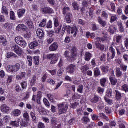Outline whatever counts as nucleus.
<instances>
[{"mask_svg": "<svg viewBox=\"0 0 128 128\" xmlns=\"http://www.w3.org/2000/svg\"><path fill=\"white\" fill-rule=\"evenodd\" d=\"M64 56L68 58L70 62H74L78 58V50L76 48L73 47L71 50V56L70 57V52H66L64 54Z\"/></svg>", "mask_w": 128, "mask_h": 128, "instance_id": "1", "label": "nucleus"}, {"mask_svg": "<svg viewBox=\"0 0 128 128\" xmlns=\"http://www.w3.org/2000/svg\"><path fill=\"white\" fill-rule=\"evenodd\" d=\"M58 116H61V114H64L68 112V105L66 103L58 104Z\"/></svg>", "mask_w": 128, "mask_h": 128, "instance_id": "2", "label": "nucleus"}, {"mask_svg": "<svg viewBox=\"0 0 128 128\" xmlns=\"http://www.w3.org/2000/svg\"><path fill=\"white\" fill-rule=\"evenodd\" d=\"M109 51L111 52L112 54L110 55V53L107 54L108 62H110L111 60H114V58L116 57V50L114 48V43L112 44V45L109 48Z\"/></svg>", "mask_w": 128, "mask_h": 128, "instance_id": "3", "label": "nucleus"}, {"mask_svg": "<svg viewBox=\"0 0 128 128\" xmlns=\"http://www.w3.org/2000/svg\"><path fill=\"white\" fill-rule=\"evenodd\" d=\"M54 30L56 34H60V30H62V26H60V22L58 18L55 17L54 18Z\"/></svg>", "mask_w": 128, "mask_h": 128, "instance_id": "4", "label": "nucleus"}, {"mask_svg": "<svg viewBox=\"0 0 128 128\" xmlns=\"http://www.w3.org/2000/svg\"><path fill=\"white\" fill-rule=\"evenodd\" d=\"M16 42L17 44H18L22 48H26V42L24 40V38H22L18 36L15 38Z\"/></svg>", "mask_w": 128, "mask_h": 128, "instance_id": "5", "label": "nucleus"}, {"mask_svg": "<svg viewBox=\"0 0 128 128\" xmlns=\"http://www.w3.org/2000/svg\"><path fill=\"white\" fill-rule=\"evenodd\" d=\"M8 68L10 72H18L20 70V64H16L15 66H8Z\"/></svg>", "mask_w": 128, "mask_h": 128, "instance_id": "6", "label": "nucleus"}, {"mask_svg": "<svg viewBox=\"0 0 128 128\" xmlns=\"http://www.w3.org/2000/svg\"><path fill=\"white\" fill-rule=\"evenodd\" d=\"M48 60H51V64H54L58 62V58L56 57V55L55 54H48L46 56Z\"/></svg>", "mask_w": 128, "mask_h": 128, "instance_id": "7", "label": "nucleus"}, {"mask_svg": "<svg viewBox=\"0 0 128 128\" xmlns=\"http://www.w3.org/2000/svg\"><path fill=\"white\" fill-rule=\"evenodd\" d=\"M76 65L71 64L68 66L66 70L68 74H74V72H76Z\"/></svg>", "mask_w": 128, "mask_h": 128, "instance_id": "8", "label": "nucleus"}, {"mask_svg": "<svg viewBox=\"0 0 128 128\" xmlns=\"http://www.w3.org/2000/svg\"><path fill=\"white\" fill-rule=\"evenodd\" d=\"M28 30V27L24 24H20L16 28V30L17 32H26Z\"/></svg>", "mask_w": 128, "mask_h": 128, "instance_id": "9", "label": "nucleus"}, {"mask_svg": "<svg viewBox=\"0 0 128 128\" xmlns=\"http://www.w3.org/2000/svg\"><path fill=\"white\" fill-rule=\"evenodd\" d=\"M41 12H43V14H54V10L50 7H46L41 10Z\"/></svg>", "mask_w": 128, "mask_h": 128, "instance_id": "10", "label": "nucleus"}, {"mask_svg": "<svg viewBox=\"0 0 128 128\" xmlns=\"http://www.w3.org/2000/svg\"><path fill=\"white\" fill-rule=\"evenodd\" d=\"M1 110L2 112L8 113L10 112L11 109L6 104H3L1 106Z\"/></svg>", "mask_w": 128, "mask_h": 128, "instance_id": "11", "label": "nucleus"}, {"mask_svg": "<svg viewBox=\"0 0 128 128\" xmlns=\"http://www.w3.org/2000/svg\"><path fill=\"white\" fill-rule=\"evenodd\" d=\"M118 56H120L122 54H124L126 52V49L124 48L122 45H120L119 46L116 47Z\"/></svg>", "mask_w": 128, "mask_h": 128, "instance_id": "12", "label": "nucleus"}, {"mask_svg": "<svg viewBox=\"0 0 128 128\" xmlns=\"http://www.w3.org/2000/svg\"><path fill=\"white\" fill-rule=\"evenodd\" d=\"M58 42H54L52 44L50 47V52H56V50H58Z\"/></svg>", "mask_w": 128, "mask_h": 128, "instance_id": "13", "label": "nucleus"}, {"mask_svg": "<svg viewBox=\"0 0 128 128\" xmlns=\"http://www.w3.org/2000/svg\"><path fill=\"white\" fill-rule=\"evenodd\" d=\"M65 20L67 24H72V14H67L66 16Z\"/></svg>", "mask_w": 128, "mask_h": 128, "instance_id": "14", "label": "nucleus"}, {"mask_svg": "<svg viewBox=\"0 0 128 128\" xmlns=\"http://www.w3.org/2000/svg\"><path fill=\"white\" fill-rule=\"evenodd\" d=\"M100 70L104 74H108L110 70V67L106 66H100Z\"/></svg>", "mask_w": 128, "mask_h": 128, "instance_id": "15", "label": "nucleus"}, {"mask_svg": "<svg viewBox=\"0 0 128 128\" xmlns=\"http://www.w3.org/2000/svg\"><path fill=\"white\" fill-rule=\"evenodd\" d=\"M36 34L39 38H42L44 36V32L41 29H38L36 31Z\"/></svg>", "mask_w": 128, "mask_h": 128, "instance_id": "16", "label": "nucleus"}, {"mask_svg": "<svg viewBox=\"0 0 128 128\" xmlns=\"http://www.w3.org/2000/svg\"><path fill=\"white\" fill-rule=\"evenodd\" d=\"M26 24H27L30 30H34V23L32 22L30 20L28 19L26 20Z\"/></svg>", "mask_w": 128, "mask_h": 128, "instance_id": "17", "label": "nucleus"}, {"mask_svg": "<svg viewBox=\"0 0 128 128\" xmlns=\"http://www.w3.org/2000/svg\"><path fill=\"white\" fill-rule=\"evenodd\" d=\"M25 14H26V9H21V10H19L18 11V18H22V16H24Z\"/></svg>", "mask_w": 128, "mask_h": 128, "instance_id": "18", "label": "nucleus"}, {"mask_svg": "<svg viewBox=\"0 0 128 128\" xmlns=\"http://www.w3.org/2000/svg\"><path fill=\"white\" fill-rule=\"evenodd\" d=\"M110 82L112 86H116L118 84V80L114 78V76H112L110 78Z\"/></svg>", "mask_w": 128, "mask_h": 128, "instance_id": "19", "label": "nucleus"}, {"mask_svg": "<svg viewBox=\"0 0 128 128\" xmlns=\"http://www.w3.org/2000/svg\"><path fill=\"white\" fill-rule=\"evenodd\" d=\"M78 32V28H76V27L72 28L71 30V34H74V38H76V36Z\"/></svg>", "mask_w": 128, "mask_h": 128, "instance_id": "20", "label": "nucleus"}, {"mask_svg": "<svg viewBox=\"0 0 128 128\" xmlns=\"http://www.w3.org/2000/svg\"><path fill=\"white\" fill-rule=\"evenodd\" d=\"M108 30L109 32L112 34H114L116 32V26L110 25L109 26Z\"/></svg>", "mask_w": 128, "mask_h": 128, "instance_id": "21", "label": "nucleus"}, {"mask_svg": "<svg viewBox=\"0 0 128 128\" xmlns=\"http://www.w3.org/2000/svg\"><path fill=\"white\" fill-rule=\"evenodd\" d=\"M38 42L34 41V42H31L30 44L29 47L31 50H34L36 46H38Z\"/></svg>", "mask_w": 128, "mask_h": 128, "instance_id": "22", "label": "nucleus"}, {"mask_svg": "<svg viewBox=\"0 0 128 128\" xmlns=\"http://www.w3.org/2000/svg\"><path fill=\"white\" fill-rule=\"evenodd\" d=\"M10 126H14L16 128H18V126H20V120L12 121L10 122Z\"/></svg>", "mask_w": 128, "mask_h": 128, "instance_id": "23", "label": "nucleus"}, {"mask_svg": "<svg viewBox=\"0 0 128 128\" xmlns=\"http://www.w3.org/2000/svg\"><path fill=\"white\" fill-rule=\"evenodd\" d=\"M116 76L117 78H122V72L120 70V68H118L116 69Z\"/></svg>", "mask_w": 128, "mask_h": 128, "instance_id": "24", "label": "nucleus"}, {"mask_svg": "<svg viewBox=\"0 0 128 128\" xmlns=\"http://www.w3.org/2000/svg\"><path fill=\"white\" fill-rule=\"evenodd\" d=\"M98 22L99 24L102 26H104V28H106V22L104 20H102V18L100 17L98 18Z\"/></svg>", "mask_w": 128, "mask_h": 128, "instance_id": "25", "label": "nucleus"}, {"mask_svg": "<svg viewBox=\"0 0 128 128\" xmlns=\"http://www.w3.org/2000/svg\"><path fill=\"white\" fill-rule=\"evenodd\" d=\"M14 58L18 59V57L16 54L13 52H9L7 54V58Z\"/></svg>", "mask_w": 128, "mask_h": 128, "instance_id": "26", "label": "nucleus"}, {"mask_svg": "<svg viewBox=\"0 0 128 128\" xmlns=\"http://www.w3.org/2000/svg\"><path fill=\"white\" fill-rule=\"evenodd\" d=\"M117 26H119L120 32H124V26H122V21H118L117 22Z\"/></svg>", "mask_w": 128, "mask_h": 128, "instance_id": "27", "label": "nucleus"}, {"mask_svg": "<svg viewBox=\"0 0 128 128\" xmlns=\"http://www.w3.org/2000/svg\"><path fill=\"white\" fill-rule=\"evenodd\" d=\"M92 54L88 52H86L85 54V60H86V62H90L92 58Z\"/></svg>", "mask_w": 128, "mask_h": 128, "instance_id": "28", "label": "nucleus"}, {"mask_svg": "<svg viewBox=\"0 0 128 128\" xmlns=\"http://www.w3.org/2000/svg\"><path fill=\"white\" fill-rule=\"evenodd\" d=\"M94 76H95L96 78L100 76V68H96L94 69Z\"/></svg>", "mask_w": 128, "mask_h": 128, "instance_id": "29", "label": "nucleus"}, {"mask_svg": "<svg viewBox=\"0 0 128 128\" xmlns=\"http://www.w3.org/2000/svg\"><path fill=\"white\" fill-rule=\"evenodd\" d=\"M72 4L74 8V10H80V8L78 4V2H73L72 3Z\"/></svg>", "mask_w": 128, "mask_h": 128, "instance_id": "30", "label": "nucleus"}, {"mask_svg": "<svg viewBox=\"0 0 128 128\" xmlns=\"http://www.w3.org/2000/svg\"><path fill=\"white\" fill-rule=\"evenodd\" d=\"M88 70H90V68H88V65H85L84 66H82L80 68L82 74H86V72Z\"/></svg>", "mask_w": 128, "mask_h": 128, "instance_id": "31", "label": "nucleus"}, {"mask_svg": "<svg viewBox=\"0 0 128 128\" xmlns=\"http://www.w3.org/2000/svg\"><path fill=\"white\" fill-rule=\"evenodd\" d=\"M36 76H34L30 82V84L31 86H36Z\"/></svg>", "mask_w": 128, "mask_h": 128, "instance_id": "32", "label": "nucleus"}, {"mask_svg": "<svg viewBox=\"0 0 128 128\" xmlns=\"http://www.w3.org/2000/svg\"><path fill=\"white\" fill-rule=\"evenodd\" d=\"M0 44H3V46H6L8 44V41L4 38L1 36L0 37Z\"/></svg>", "mask_w": 128, "mask_h": 128, "instance_id": "33", "label": "nucleus"}, {"mask_svg": "<svg viewBox=\"0 0 128 128\" xmlns=\"http://www.w3.org/2000/svg\"><path fill=\"white\" fill-rule=\"evenodd\" d=\"M122 40V36L120 35H116V41L117 44H120Z\"/></svg>", "mask_w": 128, "mask_h": 128, "instance_id": "34", "label": "nucleus"}, {"mask_svg": "<svg viewBox=\"0 0 128 128\" xmlns=\"http://www.w3.org/2000/svg\"><path fill=\"white\" fill-rule=\"evenodd\" d=\"M105 96L106 98H112V89H108Z\"/></svg>", "mask_w": 128, "mask_h": 128, "instance_id": "35", "label": "nucleus"}, {"mask_svg": "<svg viewBox=\"0 0 128 128\" xmlns=\"http://www.w3.org/2000/svg\"><path fill=\"white\" fill-rule=\"evenodd\" d=\"M63 28H64V30H66L68 32V34H70V30H72V27H70V26H66V25H64L63 26Z\"/></svg>", "mask_w": 128, "mask_h": 128, "instance_id": "36", "label": "nucleus"}, {"mask_svg": "<svg viewBox=\"0 0 128 128\" xmlns=\"http://www.w3.org/2000/svg\"><path fill=\"white\" fill-rule=\"evenodd\" d=\"M100 84L102 88H104L106 86V78H103L100 80Z\"/></svg>", "mask_w": 128, "mask_h": 128, "instance_id": "37", "label": "nucleus"}, {"mask_svg": "<svg viewBox=\"0 0 128 128\" xmlns=\"http://www.w3.org/2000/svg\"><path fill=\"white\" fill-rule=\"evenodd\" d=\"M70 8L68 7H64L63 8V14H71V13H69L70 11Z\"/></svg>", "mask_w": 128, "mask_h": 128, "instance_id": "38", "label": "nucleus"}, {"mask_svg": "<svg viewBox=\"0 0 128 128\" xmlns=\"http://www.w3.org/2000/svg\"><path fill=\"white\" fill-rule=\"evenodd\" d=\"M120 70H123L124 72H126V70H128V66L126 65H125L124 64H121L120 66Z\"/></svg>", "mask_w": 128, "mask_h": 128, "instance_id": "39", "label": "nucleus"}, {"mask_svg": "<svg viewBox=\"0 0 128 128\" xmlns=\"http://www.w3.org/2000/svg\"><path fill=\"white\" fill-rule=\"evenodd\" d=\"M15 52L16 54H18V56H22V48H20V46L18 47V48L15 51Z\"/></svg>", "mask_w": 128, "mask_h": 128, "instance_id": "40", "label": "nucleus"}, {"mask_svg": "<svg viewBox=\"0 0 128 128\" xmlns=\"http://www.w3.org/2000/svg\"><path fill=\"white\" fill-rule=\"evenodd\" d=\"M10 19L11 20H16V14H14V11L10 12Z\"/></svg>", "mask_w": 128, "mask_h": 128, "instance_id": "41", "label": "nucleus"}, {"mask_svg": "<svg viewBox=\"0 0 128 128\" xmlns=\"http://www.w3.org/2000/svg\"><path fill=\"white\" fill-rule=\"evenodd\" d=\"M24 120H26V122H30V115L28 114V112L24 113Z\"/></svg>", "mask_w": 128, "mask_h": 128, "instance_id": "42", "label": "nucleus"}, {"mask_svg": "<svg viewBox=\"0 0 128 128\" xmlns=\"http://www.w3.org/2000/svg\"><path fill=\"white\" fill-rule=\"evenodd\" d=\"M43 100L46 106L48 108H50V104L48 100L46 98H44Z\"/></svg>", "mask_w": 128, "mask_h": 128, "instance_id": "43", "label": "nucleus"}, {"mask_svg": "<svg viewBox=\"0 0 128 128\" xmlns=\"http://www.w3.org/2000/svg\"><path fill=\"white\" fill-rule=\"evenodd\" d=\"M14 116H18L22 114V112L19 110H15L13 112Z\"/></svg>", "mask_w": 128, "mask_h": 128, "instance_id": "44", "label": "nucleus"}, {"mask_svg": "<svg viewBox=\"0 0 128 128\" xmlns=\"http://www.w3.org/2000/svg\"><path fill=\"white\" fill-rule=\"evenodd\" d=\"M27 60H28L29 66H32V58L31 56H28Z\"/></svg>", "mask_w": 128, "mask_h": 128, "instance_id": "45", "label": "nucleus"}, {"mask_svg": "<svg viewBox=\"0 0 128 128\" xmlns=\"http://www.w3.org/2000/svg\"><path fill=\"white\" fill-rule=\"evenodd\" d=\"M18 46L16 45V44H12V50L16 52L18 48Z\"/></svg>", "mask_w": 128, "mask_h": 128, "instance_id": "46", "label": "nucleus"}, {"mask_svg": "<svg viewBox=\"0 0 128 128\" xmlns=\"http://www.w3.org/2000/svg\"><path fill=\"white\" fill-rule=\"evenodd\" d=\"M96 48L100 50H104V46L98 44H96Z\"/></svg>", "mask_w": 128, "mask_h": 128, "instance_id": "47", "label": "nucleus"}, {"mask_svg": "<svg viewBox=\"0 0 128 128\" xmlns=\"http://www.w3.org/2000/svg\"><path fill=\"white\" fill-rule=\"evenodd\" d=\"M34 62L36 66H38L40 64V57L36 56L34 58Z\"/></svg>", "mask_w": 128, "mask_h": 128, "instance_id": "48", "label": "nucleus"}, {"mask_svg": "<svg viewBox=\"0 0 128 128\" xmlns=\"http://www.w3.org/2000/svg\"><path fill=\"white\" fill-rule=\"evenodd\" d=\"M2 13L4 14L6 16H8V8H6V7L3 6L2 8Z\"/></svg>", "mask_w": 128, "mask_h": 128, "instance_id": "49", "label": "nucleus"}, {"mask_svg": "<svg viewBox=\"0 0 128 128\" xmlns=\"http://www.w3.org/2000/svg\"><path fill=\"white\" fill-rule=\"evenodd\" d=\"M100 118H104V120H106L107 122H108V120H110V119L108 118L104 114L100 113Z\"/></svg>", "mask_w": 128, "mask_h": 128, "instance_id": "50", "label": "nucleus"}, {"mask_svg": "<svg viewBox=\"0 0 128 128\" xmlns=\"http://www.w3.org/2000/svg\"><path fill=\"white\" fill-rule=\"evenodd\" d=\"M21 86L23 90H26L28 86V82L26 81H24L22 82Z\"/></svg>", "mask_w": 128, "mask_h": 128, "instance_id": "51", "label": "nucleus"}, {"mask_svg": "<svg viewBox=\"0 0 128 128\" xmlns=\"http://www.w3.org/2000/svg\"><path fill=\"white\" fill-rule=\"evenodd\" d=\"M47 98H48L49 100H50V102H54V96L52 94H47Z\"/></svg>", "mask_w": 128, "mask_h": 128, "instance_id": "52", "label": "nucleus"}, {"mask_svg": "<svg viewBox=\"0 0 128 128\" xmlns=\"http://www.w3.org/2000/svg\"><path fill=\"white\" fill-rule=\"evenodd\" d=\"M102 18H104L105 20H108V14L105 11L102 12Z\"/></svg>", "mask_w": 128, "mask_h": 128, "instance_id": "53", "label": "nucleus"}, {"mask_svg": "<svg viewBox=\"0 0 128 128\" xmlns=\"http://www.w3.org/2000/svg\"><path fill=\"white\" fill-rule=\"evenodd\" d=\"M46 24V20H43L42 22L39 24L40 28H44Z\"/></svg>", "mask_w": 128, "mask_h": 128, "instance_id": "54", "label": "nucleus"}, {"mask_svg": "<svg viewBox=\"0 0 128 128\" xmlns=\"http://www.w3.org/2000/svg\"><path fill=\"white\" fill-rule=\"evenodd\" d=\"M99 100L100 99L98 98V97L95 96L94 97L92 100H91V102L94 104H96V102H98Z\"/></svg>", "mask_w": 128, "mask_h": 128, "instance_id": "55", "label": "nucleus"}, {"mask_svg": "<svg viewBox=\"0 0 128 128\" xmlns=\"http://www.w3.org/2000/svg\"><path fill=\"white\" fill-rule=\"evenodd\" d=\"M116 20H118V17L114 15L112 16L110 18L111 24H112L114 22H116Z\"/></svg>", "mask_w": 128, "mask_h": 128, "instance_id": "56", "label": "nucleus"}, {"mask_svg": "<svg viewBox=\"0 0 128 128\" xmlns=\"http://www.w3.org/2000/svg\"><path fill=\"white\" fill-rule=\"evenodd\" d=\"M30 114L32 118L33 122H36V114H34V112H31Z\"/></svg>", "mask_w": 128, "mask_h": 128, "instance_id": "57", "label": "nucleus"}, {"mask_svg": "<svg viewBox=\"0 0 128 128\" xmlns=\"http://www.w3.org/2000/svg\"><path fill=\"white\" fill-rule=\"evenodd\" d=\"M64 68H60V70L58 72L57 74L58 76H62V74H64Z\"/></svg>", "mask_w": 128, "mask_h": 128, "instance_id": "58", "label": "nucleus"}, {"mask_svg": "<svg viewBox=\"0 0 128 128\" xmlns=\"http://www.w3.org/2000/svg\"><path fill=\"white\" fill-rule=\"evenodd\" d=\"M77 90H78V92H80V94H82V90H84V86L80 85L78 87V89Z\"/></svg>", "mask_w": 128, "mask_h": 128, "instance_id": "59", "label": "nucleus"}, {"mask_svg": "<svg viewBox=\"0 0 128 128\" xmlns=\"http://www.w3.org/2000/svg\"><path fill=\"white\" fill-rule=\"evenodd\" d=\"M122 90H124L126 92H128V86L125 84L122 86Z\"/></svg>", "mask_w": 128, "mask_h": 128, "instance_id": "60", "label": "nucleus"}, {"mask_svg": "<svg viewBox=\"0 0 128 128\" xmlns=\"http://www.w3.org/2000/svg\"><path fill=\"white\" fill-rule=\"evenodd\" d=\"M116 98L117 100H120L122 98V94L118 91H116Z\"/></svg>", "mask_w": 128, "mask_h": 128, "instance_id": "61", "label": "nucleus"}, {"mask_svg": "<svg viewBox=\"0 0 128 128\" xmlns=\"http://www.w3.org/2000/svg\"><path fill=\"white\" fill-rule=\"evenodd\" d=\"M104 100L108 104H112V100H109L106 96L104 97Z\"/></svg>", "mask_w": 128, "mask_h": 128, "instance_id": "62", "label": "nucleus"}, {"mask_svg": "<svg viewBox=\"0 0 128 128\" xmlns=\"http://www.w3.org/2000/svg\"><path fill=\"white\" fill-rule=\"evenodd\" d=\"M82 121L84 122V124H86V122H90V118L88 116H84L82 119Z\"/></svg>", "mask_w": 128, "mask_h": 128, "instance_id": "63", "label": "nucleus"}, {"mask_svg": "<svg viewBox=\"0 0 128 128\" xmlns=\"http://www.w3.org/2000/svg\"><path fill=\"white\" fill-rule=\"evenodd\" d=\"M91 116L93 120H98V116L96 114H92Z\"/></svg>", "mask_w": 128, "mask_h": 128, "instance_id": "64", "label": "nucleus"}]
</instances>
